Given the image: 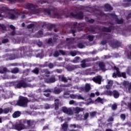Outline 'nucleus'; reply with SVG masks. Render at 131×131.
I'll return each mask as SVG.
<instances>
[{
    "label": "nucleus",
    "instance_id": "nucleus-1",
    "mask_svg": "<svg viewBox=\"0 0 131 131\" xmlns=\"http://www.w3.org/2000/svg\"><path fill=\"white\" fill-rule=\"evenodd\" d=\"M111 66H112V68H114V69H115L116 71V74L115 73L113 74V77L114 78H116V76H118V77H123V78H126V75L125 74V73H121L119 72L118 68L114 66V64L113 63H111Z\"/></svg>",
    "mask_w": 131,
    "mask_h": 131
},
{
    "label": "nucleus",
    "instance_id": "nucleus-2",
    "mask_svg": "<svg viewBox=\"0 0 131 131\" xmlns=\"http://www.w3.org/2000/svg\"><path fill=\"white\" fill-rule=\"evenodd\" d=\"M64 98H68L70 97L71 99H78V100H84V98L80 95L71 94L69 95V93L64 92Z\"/></svg>",
    "mask_w": 131,
    "mask_h": 131
},
{
    "label": "nucleus",
    "instance_id": "nucleus-3",
    "mask_svg": "<svg viewBox=\"0 0 131 131\" xmlns=\"http://www.w3.org/2000/svg\"><path fill=\"white\" fill-rule=\"evenodd\" d=\"M27 98L25 97H20L19 100L17 102L18 106H21L22 107H26L27 106Z\"/></svg>",
    "mask_w": 131,
    "mask_h": 131
},
{
    "label": "nucleus",
    "instance_id": "nucleus-4",
    "mask_svg": "<svg viewBox=\"0 0 131 131\" xmlns=\"http://www.w3.org/2000/svg\"><path fill=\"white\" fill-rule=\"evenodd\" d=\"M29 86V85L27 84L24 81H19L15 86V88H16L17 89H21V88H28Z\"/></svg>",
    "mask_w": 131,
    "mask_h": 131
},
{
    "label": "nucleus",
    "instance_id": "nucleus-5",
    "mask_svg": "<svg viewBox=\"0 0 131 131\" xmlns=\"http://www.w3.org/2000/svg\"><path fill=\"white\" fill-rule=\"evenodd\" d=\"M19 16H20V14H19L18 13H16L15 14H13V13H9L8 14H6L5 15V17H7V18H9V19H11L12 20H14V19H16V18H18Z\"/></svg>",
    "mask_w": 131,
    "mask_h": 131
},
{
    "label": "nucleus",
    "instance_id": "nucleus-6",
    "mask_svg": "<svg viewBox=\"0 0 131 131\" xmlns=\"http://www.w3.org/2000/svg\"><path fill=\"white\" fill-rule=\"evenodd\" d=\"M108 15L110 18H114V19H115L116 21L117 22L118 24H122V23H123V19H117V16H116L115 14H110Z\"/></svg>",
    "mask_w": 131,
    "mask_h": 131
},
{
    "label": "nucleus",
    "instance_id": "nucleus-7",
    "mask_svg": "<svg viewBox=\"0 0 131 131\" xmlns=\"http://www.w3.org/2000/svg\"><path fill=\"white\" fill-rule=\"evenodd\" d=\"M62 111L64 113H66V114H68V115H72V114H73V112H72V110L70 108H68L66 107H63Z\"/></svg>",
    "mask_w": 131,
    "mask_h": 131
},
{
    "label": "nucleus",
    "instance_id": "nucleus-8",
    "mask_svg": "<svg viewBox=\"0 0 131 131\" xmlns=\"http://www.w3.org/2000/svg\"><path fill=\"white\" fill-rule=\"evenodd\" d=\"M120 43V42H119V41L116 40L112 42H110L109 45L112 48L115 49L116 48H118Z\"/></svg>",
    "mask_w": 131,
    "mask_h": 131
},
{
    "label": "nucleus",
    "instance_id": "nucleus-9",
    "mask_svg": "<svg viewBox=\"0 0 131 131\" xmlns=\"http://www.w3.org/2000/svg\"><path fill=\"white\" fill-rule=\"evenodd\" d=\"M93 81L98 84H101V81H102V77L101 76H97L93 78Z\"/></svg>",
    "mask_w": 131,
    "mask_h": 131
},
{
    "label": "nucleus",
    "instance_id": "nucleus-10",
    "mask_svg": "<svg viewBox=\"0 0 131 131\" xmlns=\"http://www.w3.org/2000/svg\"><path fill=\"white\" fill-rule=\"evenodd\" d=\"M71 16H72V17H74L77 19H82V17H83V14H82V12H80L77 14H75L74 13L72 12L71 13Z\"/></svg>",
    "mask_w": 131,
    "mask_h": 131
},
{
    "label": "nucleus",
    "instance_id": "nucleus-11",
    "mask_svg": "<svg viewBox=\"0 0 131 131\" xmlns=\"http://www.w3.org/2000/svg\"><path fill=\"white\" fill-rule=\"evenodd\" d=\"M79 92H89L91 90V85L90 84H86L85 86V89L82 88H80Z\"/></svg>",
    "mask_w": 131,
    "mask_h": 131
},
{
    "label": "nucleus",
    "instance_id": "nucleus-12",
    "mask_svg": "<svg viewBox=\"0 0 131 131\" xmlns=\"http://www.w3.org/2000/svg\"><path fill=\"white\" fill-rule=\"evenodd\" d=\"M14 128L15 129H17V130H22V129H24L25 128H26V127L24 124H18L16 125L14 127Z\"/></svg>",
    "mask_w": 131,
    "mask_h": 131
},
{
    "label": "nucleus",
    "instance_id": "nucleus-13",
    "mask_svg": "<svg viewBox=\"0 0 131 131\" xmlns=\"http://www.w3.org/2000/svg\"><path fill=\"white\" fill-rule=\"evenodd\" d=\"M55 81H56V79L54 77H52L50 79H45V82H46L47 83H51L53 82H55Z\"/></svg>",
    "mask_w": 131,
    "mask_h": 131
},
{
    "label": "nucleus",
    "instance_id": "nucleus-14",
    "mask_svg": "<svg viewBox=\"0 0 131 131\" xmlns=\"http://www.w3.org/2000/svg\"><path fill=\"white\" fill-rule=\"evenodd\" d=\"M27 7L29 9H30V10H31V11H34L35 10L36 6L33 4H27Z\"/></svg>",
    "mask_w": 131,
    "mask_h": 131
},
{
    "label": "nucleus",
    "instance_id": "nucleus-15",
    "mask_svg": "<svg viewBox=\"0 0 131 131\" xmlns=\"http://www.w3.org/2000/svg\"><path fill=\"white\" fill-rule=\"evenodd\" d=\"M113 84V81L107 80V85L106 86V89H111V86H112Z\"/></svg>",
    "mask_w": 131,
    "mask_h": 131
},
{
    "label": "nucleus",
    "instance_id": "nucleus-16",
    "mask_svg": "<svg viewBox=\"0 0 131 131\" xmlns=\"http://www.w3.org/2000/svg\"><path fill=\"white\" fill-rule=\"evenodd\" d=\"M83 108H80V107H75L74 109V111H75V113H79V112H81L82 111H83Z\"/></svg>",
    "mask_w": 131,
    "mask_h": 131
},
{
    "label": "nucleus",
    "instance_id": "nucleus-17",
    "mask_svg": "<svg viewBox=\"0 0 131 131\" xmlns=\"http://www.w3.org/2000/svg\"><path fill=\"white\" fill-rule=\"evenodd\" d=\"M21 115V113L20 112H15L13 114V118H17V117H19Z\"/></svg>",
    "mask_w": 131,
    "mask_h": 131
},
{
    "label": "nucleus",
    "instance_id": "nucleus-18",
    "mask_svg": "<svg viewBox=\"0 0 131 131\" xmlns=\"http://www.w3.org/2000/svg\"><path fill=\"white\" fill-rule=\"evenodd\" d=\"M89 59H84L82 61V63L81 64V66L82 68H85L86 67V64H85V62H89Z\"/></svg>",
    "mask_w": 131,
    "mask_h": 131
},
{
    "label": "nucleus",
    "instance_id": "nucleus-19",
    "mask_svg": "<svg viewBox=\"0 0 131 131\" xmlns=\"http://www.w3.org/2000/svg\"><path fill=\"white\" fill-rule=\"evenodd\" d=\"M125 83L127 84V88L126 89V91L127 92H128V93H129L131 90V82L128 83V82H125Z\"/></svg>",
    "mask_w": 131,
    "mask_h": 131
},
{
    "label": "nucleus",
    "instance_id": "nucleus-20",
    "mask_svg": "<svg viewBox=\"0 0 131 131\" xmlns=\"http://www.w3.org/2000/svg\"><path fill=\"white\" fill-rule=\"evenodd\" d=\"M113 94L115 99H117L119 97V93L116 91H113Z\"/></svg>",
    "mask_w": 131,
    "mask_h": 131
},
{
    "label": "nucleus",
    "instance_id": "nucleus-21",
    "mask_svg": "<svg viewBox=\"0 0 131 131\" xmlns=\"http://www.w3.org/2000/svg\"><path fill=\"white\" fill-rule=\"evenodd\" d=\"M99 66L101 70H105V64L103 62H100Z\"/></svg>",
    "mask_w": 131,
    "mask_h": 131
},
{
    "label": "nucleus",
    "instance_id": "nucleus-22",
    "mask_svg": "<svg viewBox=\"0 0 131 131\" xmlns=\"http://www.w3.org/2000/svg\"><path fill=\"white\" fill-rule=\"evenodd\" d=\"M104 8L105 9H106V11H111V10H112V8L111 7V6H110V5H109V4H106L104 6Z\"/></svg>",
    "mask_w": 131,
    "mask_h": 131
},
{
    "label": "nucleus",
    "instance_id": "nucleus-23",
    "mask_svg": "<svg viewBox=\"0 0 131 131\" xmlns=\"http://www.w3.org/2000/svg\"><path fill=\"white\" fill-rule=\"evenodd\" d=\"M58 107H59V100L56 99L55 100V108L56 110L58 109Z\"/></svg>",
    "mask_w": 131,
    "mask_h": 131
},
{
    "label": "nucleus",
    "instance_id": "nucleus-24",
    "mask_svg": "<svg viewBox=\"0 0 131 131\" xmlns=\"http://www.w3.org/2000/svg\"><path fill=\"white\" fill-rule=\"evenodd\" d=\"M45 92L46 93L44 94V96H45L46 97H49L50 96V93H51V90H45Z\"/></svg>",
    "mask_w": 131,
    "mask_h": 131
},
{
    "label": "nucleus",
    "instance_id": "nucleus-25",
    "mask_svg": "<svg viewBox=\"0 0 131 131\" xmlns=\"http://www.w3.org/2000/svg\"><path fill=\"white\" fill-rule=\"evenodd\" d=\"M59 78L61 79L62 81H63L64 82H68L69 80H67L64 77H61H61L59 76Z\"/></svg>",
    "mask_w": 131,
    "mask_h": 131
},
{
    "label": "nucleus",
    "instance_id": "nucleus-26",
    "mask_svg": "<svg viewBox=\"0 0 131 131\" xmlns=\"http://www.w3.org/2000/svg\"><path fill=\"white\" fill-rule=\"evenodd\" d=\"M73 63H78L79 62V57H76L75 59L72 61Z\"/></svg>",
    "mask_w": 131,
    "mask_h": 131
},
{
    "label": "nucleus",
    "instance_id": "nucleus-27",
    "mask_svg": "<svg viewBox=\"0 0 131 131\" xmlns=\"http://www.w3.org/2000/svg\"><path fill=\"white\" fill-rule=\"evenodd\" d=\"M19 69L18 68H14L11 70L12 73H18Z\"/></svg>",
    "mask_w": 131,
    "mask_h": 131
},
{
    "label": "nucleus",
    "instance_id": "nucleus-28",
    "mask_svg": "<svg viewBox=\"0 0 131 131\" xmlns=\"http://www.w3.org/2000/svg\"><path fill=\"white\" fill-rule=\"evenodd\" d=\"M95 101L97 103H103V99L100 97H98L97 99H96Z\"/></svg>",
    "mask_w": 131,
    "mask_h": 131
},
{
    "label": "nucleus",
    "instance_id": "nucleus-29",
    "mask_svg": "<svg viewBox=\"0 0 131 131\" xmlns=\"http://www.w3.org/2000/svg\"><path fill=\"white\" fill-rule=\"evenodd\" d=\"M10 112V108H6L3 110V113H5V114H7V113H9Z\"/></svg>",
    "mask_w": 131,
    "mask_h": 131
},
{
    "label": "nucleus",
    "instance_id": "nucleus-30",
    "mask_svg": "<svg viewBox=\"0 0 131 131\" xmlns=\"http://www.w3.org/2000/svg\"><path fill=\"white\" fill-rule=\"evenodd\" d=\"M67 127H68V125H67L66 123L62 125V128L63 129V130L66 131Z\"/></svg>",
    "mask_w": 131,
    "mask_h": 131
},
{
    "label": "nucleus",
    "instance_id": "nucleus-31",
    "mask_svg": "<svg viewBox=\"0 0 131 131\" xmlns=\"http://www.w3.org/2000/svg\"><path fill=\"white\" fill-rule=\"evenodd\" d=\"M70 54L71 56H72L73 57H74V56H76L77 52H76V51H71L70 53Z\"/></svg>",
    "mask_w": 131,
    "mask_h": 131
},
{
    "label": "nucleus",
    "instance_id": "nucleus-32",
    "mask_svg": "<svg viewBox=\"0 0 131 131\" xmlns=\"http://www.w3.org/2000/svg\"><path fill=\"white\" fill-rule=\"evenodd\" d=\"M103 31H106V32H110L111 31V29L108 28H104L103 29Z\"/></svg>",
    "mask_w": 131,
    "mask_h": 131
},
{
    "label": "nucleus",
    "instance_id": "nucleus-33",
    "mask_svg": "<svg viewBox=\"0 0 131 131\" xmlns=\"http://www.w3.org/2000/svg\"><path fill=\"white\" fill-rule=\"evenodd\" d=\"M96 114H97V113H96V112H93L90 113L91 117H94V116H96Z\"/></svg>",
    "mask_w": 131,
    "mask_h": 131
},
{
    "label": "nucleus",
    "instance_id": "nucleus-34",
    "mask_svg": "<svg viewBox=\"0 0 131 131\" xmlns=\"http://www.w3.org/2000/svg\"><path fill=\"white\" fill-rule=\"evenodd\" d=\"M54 94H60L61 93V90L60 89L55 90L54 91Z\"/></svg>",
    "mask_w": 131,
    "mask_h": 131
},
{
    "label": "nucleus",
    "instance_id": "nucleus-35",
    "mask_svg": "<svg viewBox=\"0 0 131 131\" xmlns=\"http://www.w3.org/2000/svg\"><path fill=\"white\" fill-rule=\"evenodd\" d=\"M32 72H33L35 74H37L38 73V69L36 68L35 70L32 71Z\"/></svg>",
    "mask_w": 131,
    "mask_h": 131
},
{
    "label": "nucleus",
    "instance_id": "nucleus-36",
    "mask_svg": "<svg viewBox=\"0 0 131 131\" xmlns=\"http://www.w3.org/2000/svg\"><path fill=\"white\" fill-rule=\"evenodd\" d=\"M88 38L90 41H92L94 39V36L89 35L88 36Z\"/></svg>",
    "mask_w": 131,
    "mask_h": 131
},
{
    "label": "nucleus",
    "instance_id": "nucleus-37",
    "mask_svg": "<svg viewBox=\"0 0 131 131\" xmlns=\"http://www.w3.org/2000/svg\"><path fill=\"white\" fill-rule=\"evenodd\" d=\"M43 11H44V12H45L46 13H48V15H50V14H51V11H50L49 10L44 9H43Z\"/></svg>",
    "mask_w": 131,
    "mask_h": 131
},
{
    "label": "nucleus",
    "instance_id": "nucleus-38",
    "mask_svg": "<svg viewBox=\"0 0 131 131\" xmlns=\"http://www.w3.org/2000/svg\"><path fill=\"white\" fill-rule=\"evenodd\" d=\"M106 95H107V96H111L112 95V91H106Z\"/></svg>",
    "mask_w": 131,
    "mask_h": 131
},
{
    "label": "nucleus",
    "instance_id": "nucleus-39",
    "mask_svg": "<svg viewBox=\"0 0 131 131\" xmlns=\"http://www.w3.org/2000/svg\"><path fill=\"white\" fill-rule=\"evenodd\" d=\"M38 34H39V36H38V37H41V36H42V31H39L38 32Z\"/></svg>",
    "mask_w": 131,
    "mask_h": 131
},
{
    "label": "nucleus",
    "instance_id": "nucleus-40",
    "mask_svg": "<svg viewBox=\"0 0 131 131\" xmlns=\"http://www.w3.org/2000/svg\"><path fill=\"white\" fill-rule=\"evenodd\" d=\"M116 108H117V105L115 104L113 105L112 106V109L113 110H115V109H116Z\"/></svg>",
    "mask_w": 131,
    "mask_h": 131
},
{
    "label": "nucleus",
    "instance_id": "nucleus-41",
    "mask_svg": "<svg viewBox=\"0 0 131 131\" xmlns=\"http://www.w3.org/2000/svg\"><path fill=\"white\" fill-rule=\"evenodd\" d=\"M0 28H2V29L5 30V29H6V26L4 25H0Z\"/></svg>",
    "mask_w": 131,
    "mask_h": 131
},
{
    "label": "nucleus",
    "instance_id": "nucleus-42",
    "mask_svg": "<svg viewBox=\"0 0 131 131\" xmlns=\"http://www.w3.org/2000/svg\"><path fill=\"white\" fill-rule=\"evenodd\" d=\"M82 117V116L78 115L77 116V119H78V120H80V119H81Z\"/></svg>",
    "mask_w": 131,
    "mask_h": 131
},
{
    "label": "nucleus",
    "instance_id": "nucleus-43",
    "mask_svg": "<svg viewBox=\"0 0 131 131\" xmlns=\"http://www.w3.org/2000/svg\"><path fill=\"white\" fill-rule=\"evenodd\" d=\"M121 118L123 120H124V119H125V115H124V114L121 115Z\"/></svg>",
    "mask_w": 131,
    "mask_h": 131
},
{
    "label": "nucleus",
    "instance_id": "nucleus-44",
    "mask_svg": "<svg viewBox=\"0 0 131 131\" xmlns=\"http://www.w3.org/2000/svg\"><path fill=\"white\" fill-rule=\"evenodd\" d=\"M78 48H79V49H82V48H83V45H82L81 43H79L78 45Z\"/></svg>",
    "mask_w": 131,
    "mask_h": 131
},
{
    "label": "nucleus",
    "instance_id": "nucleus-45",
    "mask_svg": "<svg viewBox=\"0 0 131 131\" xmlns=\"http://www.w3.org/2000/svg\"><path fill=\"white\" fill-rule=\"evenodd\" d=\"M34 26V25L33 24H30L28 26V28H32Z\"/></svg>",
    "mask_w": 131,
    "mask_h": 131
},
{
    "label": "nucleus",
    "instance_id": "nucleus-46",
    "mask_svg": "<svg viewBox=\"0 0 131 131\" xmlns=\"http://www.w3.org/2000/svg\"><path fill=\"white\" fill-rule=\"evenodd\" d=\"M58 56H59V52H55V53L54 54V57H58Z\"/></svg>",
    "mask_w": 131,
    "mask_h": 131
},
{
    "label": "nucleus",
    "instance_id": "nucleus-47",
    "mask_svg": "<svg viewBox=\"0 0 131 131\" xmlns=\"http://www.w3.org/2000/svg\"><path fill=\"white\" fill-rule=\"evenodd\" d=\"M88 117H89V113H86L84 117V119H87Z\"/></svg>",
    "mask_w": 131,
    "mask_h": 131
},
{
    "label": "nucleus",
    "instance_id": "nucleus-48",
    "mask_svg": "<svg viewBox=\"0 0 131 131\" xmlns=\"http://www.w3.org/2000/svg\"><path fill=\"white\" fill-rule=\"evenodd\" d=\"M74 103H75V101H74V100H71L69 101L70 105H73Z\"/></svg>",
    "mask_w": 131,
    "mask_h": 131
},
{
    "label": "nucleus",
    "instance_id": "nucleus-49",
    "mask_svg": "<svg viewBox=\"0 0 131 131\" xmlns=\"http://www.w3.org/2000/svg\"><path fill=\"white\" fill-rule=\"evenodd\" d=\"M8 41H9V40L8 39H5L3 40L2 42L3 43H6V42H8Z\"/></svg>",
    "mask_w": 131,
    "mask_h": 131
},
{
    "label": "nucleus",
    "instance_id": "nucleus-50",
    "mask_svg": "<svg viewBox=\"0 0 131 131\" xmlns=\"http://www.w3.org/2000/svg\"><path fill=\"white\" fill-rule=\"evenodd\" d=\"M7 71V68H5L3 69V71H0V73H4Z\"/></svg>",
    "mask_w": 131,
    "mask_h": 131
},
{
    "label": "nucleus",
    "instance_id": "nucleus-51",
    "mask_svg": "<svg viewBox=\"0 0 131 131\" xmlns=\"http://www.w3.org/2000/svg\"><path fill=\"white\" fill-rule=\"evenodd\" d=\"M59 53H60V54H61L62 55H65V54H66V53L62 50H60Z\"/></svg>",
    "mask_w": 131,
    "mask_h": 131
},
{
    "label": "nucleus",
    "instance_id": "nucleus-52",
    "mask_svg": "<svg viewBox=\"0 0 131 131\" xmlns=\"http://www.w3.org/2000/svg\"><path fill=\"white\" fill-rule=\"evenodd\" d=\"M70 126L73 128H75V127H77V126L75 124L71 125Z\"/></svg>",
    "mask_w": 131,
    "mask_h": 131
},
{
    "label": "nucleus",
    "instance_id": "nucleus-53",
    "mask_svg": "<svg viewBox=\"0 0 131 131\" xmlns=\"http://www.w3.org/2000/svg\"><path fill=\"white\" fill-rule=\"evenodd\" d=\"M130 72V68H129L127 70V73L128 74H129V75H130V74H129Z\"/></svg>",
    "mask_w": 131,
    "mask_h": 131
},
{
    "label": "nucleus",
    "instance_id": "nucleus-54",
    "mask_svg": "<svg viewBox=\"0 0 131 131\" xmlns=\"http://www.w3.org/2000/svg\"><path fill=\"white\" fill-rule=\"evenodd\" d=\"M49 68H53V67H54V64H53V63H50L49 65Z\"/></svg>",
    "mask_w": 131,
    "mask_h": 131
},
{
    "label": "nucleus",
    "instance_id": "nucleus-55",
    "mask_svg": "<svg viewBox=\"0 0 131 131\" xmlns=\"http://www.w3.org/2000/svg\"><path fill=\"white\" fill-rule=\"evenodd\" d=\"M8 1H9V2H10V3H16V0H8Z\"/></svg>",
    "mask_w": 131,
    "mask_h": 131
},
{
    "label": "nucleus",
    "instance_id": "nucleus-56",
    "mask_svg": "<svg viewBox=\"0 0 131 131\" xmlns=\"http://www.w3.org/2000/svg\"><path fill=\"white\" fill-rule=\"evenodd\" d=\"M90 97H91L92 98H94V97H95V93H91L90 95Z\"/></svg>",
    "mask_w": 131,
    "mask_h": 131
},
{
    "label": "nucleus",
    "instance_id": "nucleus-57",
    "mask_svg": "<svg viewBox=\"0 0 131 131\" xmlns=\"http://www.w3.org/2000/svg\"><path fill=\"white\" fill-rule=\"evenodd\" d=\"M88 21L90 22V23H93L94 20V19H91L88 20Z\"/></svg>",
    "mask_w": 131,
    "mask_h": 131
},
{
    "label": "nucleus",
    "instance_id": "nucleus-58",
    "mask_svg": "<svg viewBox=\"0 0 131 131\" xmlns=\"http://www.w3.org/2000/svg\"><path fill=\"white\" fill-rule=\"evenodd\" d=\"M30 121H27V124H28V126H29V125H30Z\"/></svg>",
    "mask_w": 131,
    "mask_h": 131
},
{
    "label": "nucleus",
    "instance_id": "nucleus-59",
    "mask_svg": "<svg viewBox=\"0 0 131 131\" xmlns=\"http://www.w3.org/2000/svg\"><path fill=\"white\" fill-rule=\"evenodd\" d=\"M51 42H52V38L49 39V40L48 41V43H51Z\"/></svg>",
    "mask_w": 131,
    "mask_h": 131
},
{
    "label": "nucleus",
    "instance_id": "nucleus-60",
    "mask_svg": "<svg viewBox=\"0 0 131 131\" xmlns=\"http://www.w3.org/2000/svg\"><path fill=\"white\" fill-rule=\"evenodd\" d=\"M108 121H113V118L111 117L108 119Z\"/></svg>",
    "mask_w": 131,
    "mask_h": 131
},
{
    "label": "nucleus",
    "instance_id": "nucleus-61",
    "mask_svg": "<svg viewBox=\"0 0 131 131\" xmlns=\"http://www.w3.org/2000/svg\"><path fill=\"white\" fill-rule=\"evenodd\" d=\"M10 27L11 29H15V27H14L13 25H10Z\"/></svg>",
    "mask_w": 131,
    "mask_h": 131
},
{
    "label": "nucleus",
    "instance_id": "nucleus-62",
    "mask_svg": "<svg viewBox=\"0 0 131 131\" xmlns=\"http://www.w3.org/2000/svg\"><path fill=\"white\" fill-rule=\"evenodd\" d=\"M2 113H4V110L2 108H0V114H2Z\"/></svg>",
    "mask_w": 131,
    "mask_h": 131
},
{
    "label": "nucleus",
    "instance_id": "nucleus-63",
    "mask_svg": "<svg viewBox=\"0 0 131 131\" xmlns=\"http://www.w3.org/2000/svg\"><path fill=\"white\" fill-rule=\"evenodd\" d=\"M11 35H15V31H13L11 32Z\"/></svg>",
    "mask_w": 131,
    "mask_h": 131
},
{
    "label": "nucleus",
    "instance_id": "nucleus-64",
    "mask_svg": "<svg viewBox=\"0 0 131 131\" xmlns=\"http://www.w3.org/2000/svg\"><path fill=\"white\" fill-rule=\"evenodd\" d=\"M128 106L129 108H130V110H131V103H128Z\"/></svg>",
    "mask_w": 131,
    "mask_h": 131
}]
</instances>
